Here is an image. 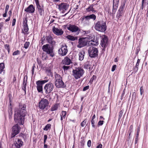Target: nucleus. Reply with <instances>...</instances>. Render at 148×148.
<instances>
[{"label":"nucleus","instance_id":"obj_51","mask_svg":"<svg viewBox=\"0 0 148 148\" xmlns=\"http://www.w3.org/2000/svg\"><path fill=\"white\" fill-rule=\"evenodd\" d=\"M89 86L88 85V86H86L84 87L83 89V91H86V90L89 89Z\"/></svg>","mask_w":148,"mask_h":148},{"label":"nucleus","instance_id":"obj_33","mask_svg":"<svg viewBox=\"0 0 148 148\" xmlns=\"http://www.w3.org/2000/svg\"><path fill=\"white\" fill-rule=\"evenodd\" d=\"M27 17L26 16L25 18H23V26H27Z\"/></svg>","mask_w":148,"mask_h":148},{"label":"nucleus","instance_id":"obj_32","mask_svg":"<svg viewBox=\"0 0 148 148\" xmlns=\"http://www.w3.org/2000/svg\"><path fill=\"white\" fill-rule=\"evenodd\" d=\"M125 1H122L121 3V5L119 8V9H120L123 10H124V8L125 7V5L126 3Z\"/></svg>","mask_w":148,"mask_h":148},{"label":"nucleus","instance_id":"obj_49","mask_svg":"<svg viewBox=\"0 0 148 148\" xmlns=\"http://www.w3.org/2000/svg\"><path fill=\"white\" fill-rule=\"evenodd\" d=\"M135 50L136 51V55H137L138 54V52L140 50V48L139 47H137L136 48Z\"/></svg>","mask_w":148,"mask_h":148},{"label":"nucleus","instance_id":"obj_37","mask_svg":"<svg viewBox=\"0 0 148 148\" xmlns=\"http://www.w3.org/2000/svg\"><path fill=\"white\" fill-rule=\"evenodd\" d=\"M89 16L90 19H92L94 21L95 20L96 18V16L94 14H90L89 15Z\"/></svg>","mask_w":148,"mask_h":148},{"label":"nucleus","instance_id":"obj_50","mask_svg":"<svg viewBox=\"0 0 148 148\" xmlns=\"http://www.w3.org/2000/svg\"><path fill=\"white\" fill-rule=\"evenodd\" d=\"M91 124L92 125V126L93 128H95V126L94 125L95 124V121L94 120L91 119Z\"/></svg>","mask_w":148,"mask_h":148},{"label":"nucleus","instance_id":"obj_30","mask_svg":"<svg viewBox=\"0 0 148 148\" xmlns=\"http://www.w3.org/2000/svg\"><path fill=\"white\" fill-rule=\"evenodd\" d=\"M5 68L4 64L3 63H0V74H1Z\"/></svg>","mask_w":148,"mask_h":148},{"label":"nucleus","instance_id":"obj_63","mask_svg":"<svg viewBox=\"0 0 148 148\" xmlns=\"http://www.w3.org/2000/svg\"><path fill=\"white\" fill-rule=\"evenodd\" d=\"M35 1L36 3V5L37 6L40 5L39 3L38 0H34Z\"/></svg>","mask_w":148,"mask_h":148},{"label":"nucleus","instance_id":"obj_9","mask_svg":"<svg viewBox=\"0 0 148 148\" xmlns=\"http://www.w3.org/2000/svg\"><path fill=\"white\" fill-rule=\"evenodd\" d=\"M101 39L100 40V45L103 48L102 50L105 51L106 47L108 45V38L105 35H103L101 36Z\"/></svg>","mask_w":148,"mask_h":148},{"label":"nucleus","instance_id":"obj_19","mask_svg":"<svg viewBox=\"0 0 148 148\" xmlns=\"http://www.w3.org/2000/svg\"><path fill=\"white\" fill-rule=\"evenodd\" d=\"M46 38L47 42L49 43L51 45H55L56 42L53 40V38L50 35L47 36Z\"/></svg>","mask_w":148,"mask_h":148},{"label":"nucleus","instance_id":"obj_42","mask_svg":"<svg viewBox=\"0 0 148 148\" xmlns=\"http://www.w3.org/2000/svg\"><path fill=\"white\" fill-rule=\"evenodd\" d=\"M86 123V119H84L81 123V125L82 127H84Z\"/></svg>","mask_w":148,"mask_h":148},{"label":"nucleus","instance_id":"obj_35","mask_svg":"<svg viewBox=\"0 0 148 148\" xmlns=\"http://www.w3.org/2000/svg\"><path fill=\"white\" fill-rule=\"evenodd\" d=\"M46 72L47 73V75L49 76H51V77H52L53 76V75L52 73L51 70L50 69L47 70L46 71Z\"/></svg>","mask_w":148,"mask_h":148},{"label":"nucleus","instance_id":"obj_41","mask_svg":"<svg viewBox=\"0 0 148 148\" xmlns=\"http://www.w3.org/2000/svg\"><path fill=\"white\" fill-rule=\"evenodd\" d=\"M29 44L30 43L29 42H26L24 44V47L26 49H27L29 45Z\"/></svg>","mask_w":148,"mask_h":148},{"label":"nucleus","instance_id":"obj_27","mask_svg":"<svg viewBox=\"0 0 148 148\" xmlns=\"http://www.w3.org/2000/svg\"><path fill=\"white\" fill-rule=\"evenodd\" d=\"M66 38L71 41H74L75 40H77L78 38L77 36H74L70 35H69L66 36Z\"/></svg>","mask_w":148,"mask_h":148},{"label":"nucleus","instance_id":"obj_57","mask_svg":"<svg viewBox=\"0 0 148 148\" xmlns=\"http://www.w3.org/2000/svg\"><path fill=\"white\" fill-rule=\"evenodd\" d=\"M9 7V6L8 5H6L5 9V12H8Z\"/></svg>","mask_w":148,"mask_h":148},{"label":"nucleus","instance_id":"obj_24","mask_svg":"<svg viewBox=\"0 0 148 148\" xmlns=\"http://www.w3.org/2000/svg\"><path fill=\"white\" fill-rule=\"evenodd\" d=\"M27 76L26 75L24 76L23 78V84L22 89L25 91L26 90V86L27 85Z\"/></svg>","mask_w":148,"mask_h":148},{"label":"nucleus","instance_id":"obj_6","mask_svg":"<svg viewBox=\"0 0 148 148\" xmlns=\"http://www.w3.org/2000/svg\"><path fill=\"white\" fill-rule=\"evenodd\" d=\"M89 56L91 58H95L98 56V49L93 47H90L88 50Z\"/></svg>","mask_w":148,"mask_h":148},{"label":"nucleus","instance_id":"obj_34","mask_svg":"<svg viewBox=\"0 0 148 148\" xmlns=\"http://www.w3.org/2000/svg\"><path fill=\"white\" fill-rule=\"evenodd\" d=\"M91 65L89 64V62H86L84 65V68L86 69H88L89 67H90Z\"/></svg>","mask_w":148,"mask_h":148},{"label":"nucleus","instance_id":"obj_45","mask_svg":"<svg viewBox=\"0 0 148 148\" xmlns=\"http://www.w3.org/2000/svg\"><path fill=\"white\" fill-rule=\"evenodd\" d=\"M69 67L70 66H64L62 67V68L63 69L64 71H66L68 70L69 69Z\"/></svg>","mask_w":148,"mask_h":148},{"label":"nucleus","instance_id":"obj_56","mask_svg":"<svg viewBox=\"0 0 148 148\" xmlns=\"http://www.w3.org/2000/svg\"><path fill=\"white\" fill-rule=\"evenodd\" d=\"M140 94L141 95H142L143 92H144V90L143 89V88L142 86H141L140 87Z\"/></svg>","mask_w":148,"mask_h":148},{"label":"nucleus","instance_id":"obj_5","mask_svg":"<svg viewBox=\"0 0 148 148\" xmlns=\"http://www.w3.org/2000/svg\"><path fill=\"white\" fill-rule=\"evenodd\" d=\"M89 38L88 37L80 38L78 40V44L77 45V47L79 48L84 47L88 45H90V41H88Z\"/></svg>","mask_w":148,"mask_h":148},{"label":"nucleus","instance_id":"obj_25","mask_svg":"<svg viewBox=\"0 0 148 148\" xmlns=\"http://www.w3.org/2000/svg\"><path fill=\"white\" fill-rule=\"evenodd\" d=\"M125 10H123L120 9H119L117 12L116 17L119 19L124 14Z\"/></svg>","mask_w":148,"mask_h":148},{"label":"nucleus","instance_id":"obj_60","mask_svg":"<svg viewBox=\"0 0 148 148\" xmlns=\"http://www.w3.org/2000/svg\"><path fill=\"white\" fill-rule=\"evenodd\" d=\"M16 21V19L13 18V19L12 21V26H14L15 25Z\"/></svg>","mask_w":148,"mask_h":148},{"label":"nucleus","instance_id":"obj_36","mask_svg":"<svg viewBox=\"0 0 148 148\" xmlns=\"http://www.w3.org/2000/svg\"><path fill=\"white\" fill-rule=\"evenodd\" d=\"M62 114L60 115V116L63 117V119L65 118L66 115V112L65 111H63L62 112Z\"/></svg>","mask_w":148,"mask_h":148},{"label":"nucleus","instance_id":"obj_54","mask_svg":"<svg viewBox=\"0 0 148 148\" xmlns=\"http://www.w3.org/2000/svg\"><path fill=\"white\" fill-rule=\"evenodd\" d=\"M86 10L88 12L92 11L91 6H89L86 9Z\"/></svg>","mask_w":148,"mask_h":148},{"label":"nucleus","instance_id":"obj_59","mask_svg":"<svg viewBox=\"0 0 148 148\" xmlns=\"http://www.w3.org/2000/svg\"><path fill=\"white\" fill-rule=\"evenodd\" d=\"M133 126L132 125H131L130 126V129L129 130L128 132H132L133 131Z\"/></svg>","mask_w":148,"mask_h":148},{"label":"nucleus","instance_id":"obj_13","mask_svg":"<svg viewBox=\"0 0 148 148\" xmlns=\"http://www.w3.org/2000/svg\"><path fill=\"white\" fill-rule=\"evenodd\" d=\"M119 0H113V8L112 12H109L110 9H108V12L110 15L111 14H115L119 5Z\"/></svg>","mask_w":148,"mask_h":148},{"label":"nucleus","instance_id":"obj_12","mask_svg":"<svg viewBox=\"0 0 148 148\" xmlns=\"http://www.w3.org/2000/svg\"><path fill=\"white\" fill-rule=\"evenodd\" d=\"M67 29L72 32H76V35L79 34L80 31V29L75 25L69 24V26L67 27Z\"/></svg>","mask_w":148,"mask_h":148},{"label":"nucleus","instance_id":"obj_26","mask_svg":"<svg viewBox=\"0 0 148 148\" xmlns=\"http://www.w3.org/2000/svg\"><path fill=\"white\" fill-rule=\"evenodd\" d=\"M85 52L84 51H82L79 54V60L80 61L83 60L84 58V54Z\"/></svg>","mask_w":148,"mask_h":148},{"label":"nucleus","instance_id":"obj_52","mask_svg":"<svg viewBox=\"0 0 148 148\" xmlns=\"http://www.w3.org/2000/svg\"><path fill=\"white\" fill-rule=\"evenodd\" d=\"M140 62V60L139 59H138L137 60V63H136V64L135 66H136V68H137V67L138 68V65H139V64Z\"/></svg>","mask_w":148,"mask_h":148},{"label":"nucleus","instance_id":"obj_17","mask_svg":"<svg viewBox=\"0 0 148 148\" xmlns=\"http://www.w3.org/2000/svg\"><path fill=\"white\" fill-rule=\"evenodd\" d=\"M52 31L53 33L57 35H61L63 33V31L62 29H58V28H56L55 26L53 27Z\"/></svg>","mask_w":148,"mask_h":148},{"label":"nucleus","instance_id":"obj_16","mask_svg":"<svg viewBox=\"0 0 148 148\" xmlns=\"http://www.w3.org/2000/svg\"><path fill=\"white\" fill-rule=\"evenodd\" d=\"M67 46L66 45L62 46L61 48L58 50V53L62 56L66 55L67 53L68 50Z\"/></svg>","mask_w":148,"mask_h":148},{"label":"nucleus","instance_id":"obj_40","mask_svg":"<svg viewBox=\"0 0 148 148\" xmlns=\"http://www.w3.org/2000/svg\"><path fill=\"white\" fill-rule=\"evenodd\" d=\"M84 19H85L86 20L88 21L90 19V17L89 15H88L86 16H84L82 18V20L83 21Z\"/></svg>","mask_w":148,"mask_h":148},{"label":"nucleus","instance_id":"obj_11","mask_svg":"<svg viewBox=\"0 0 148 148\" xmlns=\"http://www.w3.org/2000/svg\"><path fill=\"white\" fill-rule=\"evenodd\" d=\"M49 103V101L47 99H42L39 103V108L41 110H44L48 106Z\"/></svg>","mask_w":148,"mask_h":148},{"label":"nucleus","instance_id":"obj_48","mask_svg":"<svg viewBox=\"0 0 148 148\" xmlns=\"http://www.w3.org/2000/svg\"><path fill=\"white\" fill-rule=\"evenodd\" d=\"M103 121H99L98 123V125L101 126L102 125L103 123Z\"/></svg>","mask_w":148,"mask_h":148},{"label":"nucleus","instance_id":"obj_44","mask_svg":"<svg viewBox=\"0 0 148 148\" xmlns=\"http://www.w3.org/2000/svg\"><path fill=\"white\" fill-rule=\"evenodd\" d=\"M123 112L122 110L120 111L119 113V120L121 118L122 116Z\"/></svg>","mask_w":148,"mask_h":148},{"label":"nucleus","instance_id":"obj_28","mask_svg":"<svg viewBox=\"0 0 148 148\" xmlns=\"http://www.w3.org/2000/svg\"><path fill=\"white\" fill-rule=\"evenodd\" d=\"M59 103H56L53 105L51 108V110L52 111L56 110H57L59 107Z\"/></svg>","mask_w":148,"mask_h":148},{"label":"nucleus","instance_id":"obj_55","mask_svg":"<svg viewBox=\"0 0 148 148\" xmlns=\"http://www.w3.org/2000/svg\"><path fill=\"white\" fill-rule=\"evenodd\" d=\"M116 65H113L112 66V68L111 69V71L112 72L114 71L116 69Z\"/></svg>","mask_w":148,"mask_h":148},{"label":"nucleus","instance_id":"obj_64","mask_svg":"<svg viewBox=\"0 0 148 148\" xmlns=\"http://www.w3.org/2000/svg\"><path fill=\"white\" fill-rule=\"evenodd\" d=\"M102 145L101 144L99 145L96 147V148H102Z\"/></svg>","mask_w":148,"mask_h":148},{"label":"nucleus","instance_id":"obj_7","mask_svg":"<svg viewBox=\"0 0 148 148\" xmlns=\"http://www.w3.org/2000/svg\"><path fill=\"white\" fill-rule=\"evenodd\" d=\"M48 81V80H39L36 82V88L38 92L43 93L42 86L44 84Z\"/></svg>","mask_w":148,"mask_h":148},{"label":"nucleus","instance_id":"obj_15","mask_svg":"<svg viewBox=\"0 0 148 148\" xmlns=\"http://www.w3.org/2000/svg\"><path fill=\"white\" fill-rule=\"evenodd\" d=\"M55 84L56 87L58 88H64L66 86L62 79L55 81Z\"/></svg>","mask_w":148,"mask_h":148},{"label":"nucleus","instance_id":"obj_8","mask_svg":"<svg viewBox=\"0 0 148 148\" xmlns=\"http://www.w3.org/2000/svg\"><path fill=\"white\" fill-rule=\"evenodd\" d=\"M55 88L54 85L51 82L45 84L44 87V90L46 94H49L52 92Z\"/></svg>","mask_w":148,"mask_h":148},{"label":"nucleus","instance_id":"obj_29","mask_svg":"<svg viewBox=\"0 0 148 148\" xmlns=\"http://www.w3.org/2000/svg\"><path fill=\"white\" fill-rule=\"evenodd\" d=\"M54 75L55 81L62 79V77L59 74H57L56 72H54Z\"/></svg>","mask_w":148,"mask_h":148},{"label":"nucleus","instance_id":"obj_23","mask_svg":"<svg viewBox=\"0 0 148 148\" xmlns=\"http://www.w3.org/2000/svg\"><path fill=\"white\" fill-rule=\"evenodd\" d=\"M62 62L63 64L69 65L72 62L69 58L66 57L62 60Z\"/></svg>","mask_w":148,"mask_h":148},{"label":"nucleus","instance_id":"obj_61","mask_svg":"<svg viewBox=\"0 0 148 148\" xmlns=\"http://www.w3.org/2000/svg\"><path fill=\"white\" fill-rule=\"evenodd\" d=\"M35 67V66H34V65L32 67V75H33L34 74V70Z\"/></svg>","mask_w":148,"mask_h":148},{"label":"nucleus","instance_id":"obj_22","mask_svg":"<svg viewBox=\"0 0 148 148\" xmlns=\"http://www.w3.org/2000/svg\"><path fill=\"white\" fill-rule=\"evenodd\" d=\"M37 6V10L40 15L43 16L44 14V6L43 5H38Z\"/></svg>","mask_w":148,"mask_h":148},{"label":"nucleus","instance_id":"obj_20","mask_svg":"<svg viewBox=\"0 0 148 148\" xmlns=\"http://www.w3.org/2000/svg\"><path fill=\"white\" fill-rule=\"evenodd\" d=\"M23 143L21 139L18 138L17 141H16V143H14L12 146L21 148L23 146Z\"/></svg>","mask_w":148,"mask_h":148},{"label":"nucleus","instance_id":"obj_46","mask_svg":"<svg viewBox=\"0 0 148 148\" xmlns=\"http://www.w3.org/2000/svg\"><path fill=\"white\" fill-rule=\"evenodd\" d=\"M20 54V52L18 50L14 51L13 53V56H16Z\"/></svg>","mask_w":148,"mask_h":148},{"label":"nucleus","instance_id":"obj_21","mask_svg":"<svg viewBox=\"0 0 148 148\" xmlns=\"http://www.w3.org/2000/svg\"><path fill=\"white\" fill-rule=\"evenodd\" d=\"M101 36H97L96 37H94V40H95V43H92V42H90V44L92 46H97L99 44V41L100 40L101 38Z\"/></svg>","mask_w":148,"mask_h":148},{"label":"nucleus","instance_id":"obj_4","mask_svg":"<svg viewBox=\"0 0 148 148\" xmlns=\"http://www.w3.org/2000/svg\"><path fill=\"white\" fill-rule=\"evenodd\" d=\"M84 73V71L83 68L78 67L73 70L72 75L76 79H78L83 75Z\"/></svg>","mask_w":148,"mask_h":148},{"label":"nucleus","instance_id":"obj_10","mask_svg":"<svg viewBox=\"0 0 148 148\" xmlns=\"http://www.w3.org/2000/svg\"><path fill=\"white\" fill-rule=\"evenodd\" d=\"M20 130L21 127L18 123H17L14 125L12 128L11 137L12 138L14 137L16 135L20 132Z\"/></svg>","mask_w":148,"mask_h":148},{"label":"nucleus","instance_id":"obj_43","mask_svg":"<svg viewBox=\"0 0 148 148\" xmlns=\"http://www.w3.org/2000/svg\"><path fill=\"white\" fill-rule=\"evenodd\" d=\"M23 27H24V31L25 32H28V31H29V28H28V25L27 26H23Z\"/></svg>","mask_w":148,"mask_h":148},{"label":"nucleus","instance_id":"obj_1","mask_svg":"<svg viewBox=\"0 0 148 148\" xmlns=\"http://www.w3.org/2000/svg\"><path fill=\"white\" fill-rule=\"evenodd\" d=\"M27 114L26 106L25 104L20 103L18 111L14 114V120L16 123H18L20 125H23L22 120Z\"/></svg>","mask_w":148,"mask_h":148},{"label":"nucleus","instance_id":"obj_14","mask_svg":"<svg viewBox=\"0 0 148 148\" xmlns=\"http://www.w3.org/2000/svg\"><path fill=\"white\" fill-rule=\"evenodd\" d=\"M58 9L62 13L68 9L69 5L66 3H62L58 5Z\"/></svg>","mask_w":148,"mask_h":148},{"label":"nucleus","instance_id":"obj_62","mask_svg":"<svg viewBox=\"0 0 148 148\" xmlns=\"http://www.w3.org/2000/svg\"><path fill=\"white\" fill-rule=\"evenodd\" d=\"M85 141L84 140H81L80 143L81 144V146H84V144Z\"/></svg>","mask_w":148,"mask_h":148},{"label":"nucleus","instance_id":"obj_38","mask_svg":"<svg viewBox=\"0 0 148 148\" xmlns=\"http://www.w3.org/2000/svg\"><path fill=\"white\" fill-rule=\"evenodd\" d=\"M46 38L45 37V36H43L42 38H41V42L40 43V45L42 46L44 44V41L45 40Z\"/></svg>","mask_w":148,"mask_h":148},{"label":"nucleus","instance_id":"obj_58","mask_svg":"<svg viewBox=\"0 0 148 148\" xmlns=\"http://www.w3.org/2000/svg\"><path fill=\"white\" fill-rule=\"evenodd\" d=\"M91 145V141L89 140L87 142V146L88 147H90Z\"/></svg>","mask_w":148,"mask_h":148},{"label":"nucleus","instance_id":"obj_2","mask_svg":"<svg viewBox=\"0 0 148 148\" xmlns=\"http://www.w3.org/2000/svg\"><path fill=\"white\" fill-rule=\"evenodd\" d=\"M106 22L100 20L95 22L94 28L97 31L101 32H104L107 29Z\"/></svg>","mask_w":148,"mask_h":148},{"label":"nucleus","instance_id":"obj_3","mask_svg":"<svg viewBox=\"0 0 148 148\" xmlns=\"http://www.w3.org/2000/svg\"><path fill=\"white\" fill-rule=\"evenodd\" d=\"M53 45H50L49 44H47L44 45L42 47V49L43 51L46 52L47 54H49L50 56L52 57H53L55 54L53 52L54 49Z\"/></svg>","mask_w":148,"mask_h":148},{"label":"nucleus","instance_id":"obj_47","mask_svg":"<svg viewBox=\"0 0 148 148\" xmlns=\"http://www.w3.org/2000/svg\"><path fill=\"white\" fill-rule=\"evenodd\" d=\"M47 136L46 135H45L44 136V144H46L47 139Z\"/></svg>","mask_w":148,"mask_h":148},{"label":"nucleus","instance_id":"obj_18","mask_svg":"<svg viewBox=\"0 0 148 148\" xmlns=\"http://www.w3.org/2000/svg\"><path fill=\"white\" fill-rule=\"evenodd\" d=\"M25 12H28L30 13H34L35 11V7L32 4L29 5L27 8L24 10Z\"/></svg>","mask_w":148,"mask_h":148},{"label":"nucleus","instance_id":"obj_39","mask_svg":"<svg viewBox=\"0 0 148 148\" xmlns=\"http://www.w3.org/2000/svg\"><path fill=\"white\" fill-rule=\"evenodd\" d=\"M96 79V76L95 75H93L92 77L90 79L89 82H90L91 84H92L93 80H95Z\"/></svg>","mask_w":148,"mask_h":148},{"label":"nucleus","instance_id":"obj_53","mask_svg":"<svg viewBox=\"0 0 148 148\" xmlns=\"http://www.w3.org/2000/svg\"><path fill=\"white\" fill-rule=\"evenodd\" d=\"M8 97L9 99L10 102H12V95L11 94H9L8 95Z\"/></svg>","mask_w":148,"mask_h":148},{"label":"nucleus","instance_id":"obj_31","mask_svg":"<svg viewBox=\"0 0 148 148\" xmlns=\"http://www.w3.org/2000/svg\"><path fill=\"white\" fill-rule=\"evenodd\" d=\"M51 125L50 124H47L44 128L43 130L45 131H47L49 129H50L51 128Z\"/></svg>","mask_w":148,"mask_h":148}]
</instances>
